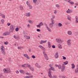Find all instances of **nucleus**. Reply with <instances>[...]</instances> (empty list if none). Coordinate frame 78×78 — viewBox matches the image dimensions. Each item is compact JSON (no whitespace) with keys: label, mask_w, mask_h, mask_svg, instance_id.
Returning a JSON list of instances; mask_svg holds the SVG:
<instances>
[{"label":"nucleus","mask_w":78,"mask_h":78,"mask_svg":"<svg viewBox=\"0 0 78 78\" xmlns=\"http://www.w3.org/2000/svg\"><path fill=\"white\" fill-rule=\"evenodd\" d=\"M51 72L50 71H49V72L48 73V75L49 77L50 78H57V77H56V76H51Z\"/></svg>","instance_id":"f257e3e1"},{"label":"nucleus","mask_w":78,"mask_h":78,"mask_svg":"<svg viewBox=\"0 0 78 78\" xmlns=\"http://www.w3.org/2000/svg\"><path fill=\"white\" fill-rule=\"evenodd\" d=\"M9 32L11 33H12L13 31H14V27H13V25H11L10 26Z\"/></svg>","instance_id":"f03ea898"},{"label":"nucleus","mask_w":78,"mask_h":78,"mask_svg":"<svg viewBox=\"0 0 78 78\" xmlns=\"http://www.w3.org/2000/svg\"><path fill=\"white\" fill-rule=\"evenodd\" d=\"M56 41L57 43H58V44H62V41L61 40H59L58 38H56Z\"/></svg>","instance_id":"7ed1b4c3"},{"label":"nucleus","mask_w":78,"mask_h":78,"mask_svg":"<svg viewBox=\"0 0 78 78\" xmlns=\"http://www.w3.org/2000/svg\"><path fill=\"white\" fill-rule=\"evenodd\" d=\"M70 41H71V40L70 39L68 40L67 41L68 45L69 47H70V46H71V42H70Z\"/></svg>","instance_id":"20e7f679"},{"label":"nucleus","mask_w":78,"mask_h":78,"mask_svg":"<svg viewBox=\"0 0 78 78\" xmlns=\"http://www.w3.org/2000/svg\"><path fill=\"white\" fill-rule=\"evenodd\" d=\"M3 71L5 73H10L11 71L10 70H7L6 69H4L3 70Z\"/></svg>","instance_id":"39448f33"},{"label":"nucleus","mask_w":78,"mask_h":78,"mask_svg":"<svg viewBox=\"0 0 78 78\" xmlns=\"http://www.w3.org/2000/svg\"><path fill=\"white\" fill-rule=\"evenodd\" d=\"M55 70V68L53 67H51V68L49 69H48V72H51V70Z\"/></svg>","instance_id":"423d86ee"},{"label":"nucleus","mask_w":78,"mask_h":78,"mask_svg":"<svg viewBox=\"0 0 78 78\" xmlns=\"http://www.w3.org/2000/svg\"><path fill=\"white\" fill-rule=\"evenodd\" d=\"M24 56L25 57V58H26L27 59H30V57L27 55V54H23Z\"/></svg>","instance_id":"0eeeda50"},{"label":"nucleus","mask_w":78,"mask_h":78,"mask_svg":"<svg viewBox=\"0 0 78 78\" xmlns=\"http://www.w3.org/2000/svg\"><path fill=\"white\" fill-rule=\"evenodd\" d=\"M55 57L56 59H58V58L59 57L58 52H56L55 53Z\"/></svg>","instance_id":"6e6552de"},{"label":"nucleus","mask_w":78,"mask_h":78,"mask_svg":"<svg viewBox=\"0 0 78 78\" xmlns=\"http://www.w3.org/2000/svg\"><path fill=\"white\" fill-rule=\"evenodd\" d=\"M26 16L27 17H30L31 16V13L30 12L27 13L26 14Z\"/></svg>","instance_id":"1a4fd4ad"},{"label":"nucleus","mask_w":78,"mask_h":78,"mask_svg":"<svg viewBox=\"0 0 78 78\" xmlns=\"http://www.w3.org/2000/svg\"><path fill=\"white\" fill-rule=\"evenodd\" d=\"M47 40H45V41H43L41 40V41L40 42V44H44V43H46L47 42Z\"/></svg>","instance_id":"9d476101"},{"label":"nucleus","mask_w":78,"mask_h":78,"mask_svg":"<svg viewBox=\"0 0 78 78\" xmlns=\"http://www.w3.org/2000/svg\"><path fill=\"white\" fill-rule=\"evenodd\" d=\"M53 25H54V24L53 23H51L49 24V27H51V28H52L53 27Z\"/></svg>","instance_id":"9b49d317"},{"label":"nucleus","mask_w":78,"mask_h":78,"mask_svg":"<svg viewBox=\"0 0 78 78\" xmlns=\"http://www.w3.org/2000/svg\"><path fill=\"white\" fill-rule=\"evenodd\" d=\"M73 11L72 10H67L66 11L67 13H71V12H72Z\"/></svg>","instance_id":"f8f14e48"},{"label":"nucleus","mask_w":78,"mask_h":78,"mask_svg":"<svg viewBox=\"0 0 78 78\" xmlns=\"http://www.w3.org/2000/svg\"><path fill=\"white\" fill-rule=\"evenodd\" d=\"M1 49L2 51H5V48H4V46H2L1 47Z\"/></svg>","instance_id":"ddd939ff"},{"label":"nucleus","mask_w":78,"mask_h":78,"mask_svg":"<svg viewBox=\"0 0 78 78\" xmlns=\"http://www.w3.org/2000/svg\"><path fill=\"white\" fill-rule=\"evenodd\" d=\"M24 65H27V67H29V69H31V66L30 65V64H24Z\"/></svg>","instance_id":"4468645a"},{"label":"nucleus","mask_w":78,"mask_h":78,"mask_svg":"<svg viewBox=\"0 0 78 78\" xmlns=\"http://www.w3.org/2000/svg\"><path fill=\"white\" fill-rule=\"evenodd\" d=\"M48 44L49 48H51V43L50 41L48 42Z\"/></svg>","instance_id":"2eb2a0df"},{"label":"nucleus","mask_w":78,"mask_h":78,"mask_svg":"<svg viewBox=\"0 0 78 78\" xmlns=\"http://www.w3.org/2000/svg\"><path fill=\"white\" fill-rule=\"evenodd\" d=\"M19 8H20V10H21V11H23V6L22 5L20 6Z\"/></svg>","instance_id":"dca6fc26"},{"label":"nucleus","mask_w":78,"mask_h":78,"mask_svg":"<svg viewBox=\"0 0 78 78\" xmlns=\"http://www.w3.org/2000/svg\"><path fill=\"white\" fill-rule=\"evenodd\" d=\"M9 34H8V32H6L5 33H3V36H6V35H9Z\"/></svg>","instance_id":"f3484780"},{"label":"nucleus","mask_w":78,"mask_h":78,"mask_svg":"<svg viewBox=\"0 0 78 78\" xmlns=\"http://www.w3.org/2000/svg\"><path fill=\"white\" fill-rule=\"evenodd\" d=\"M74 72L76 73H78V69L77 68L76 69L74 70Z\"/></svg>","instance_id":"a211bd4d"},{"label":"nucleus","mask_w":78,"mask_h":78,"mask_svg":"<svg viewBox=\"0 0 78 78\" xmlns=\"http://www.w3.org/2000/svg\"><path fill=\"white\" fill-rule=\"evenodd\" d=\"M75 19H76V23L78 22V16H75Z\"/></svg>","instance_id":"6ab92c4d"},{"label":"nucleus","mask_w":78,"mask_h":78,"mask_svg":"<svg viewBox=\"0 0 78 78\" xmlns=\"http://www.w3.org/2000/svg\"><path fill=\"white\" fill-rule=\"evenodd\" d=\"M71 66H72V69H75V66L74 64V63H73L71 64Z\"/></svg>","instance_id":"aec40b11"},{"label":"nucleus","mask_w":78,"mask_h":78,"mask_svg":"<svg viewBox=\"0 0 78 78\" xmlns=\"http://www.w3.org/2000/svg\"><path fill=\"white\" fill-rule=\"evenodd\" d=\"M47 30L49 31V32H51V29L50 28L48 27V28H46Z\"/></svg>","instance_id":"412c9836"},{"label":"nucleus","mask_w":78,"mask_h":78,"mask_svg":"<svg viewBox=\"0 0 78 78\" xmlns=\"http://www.w3.org/2000/svg\"><path fill=\"white\" fill-rule=\"evenodd\" d=\"M58 26L59 27H61L62 26V24L61 23H58Z\"/></svg>","instance_id":"4be33fe9"},{"label":"nucleus","mask_w":78,"mask_h":78,"mask_svg":"<svg viewBox=\"0 0 78 78\" xmlns=\"http://www.w3.org/2000/svg\"><path fill=\"white\" fill-rule=\"evenodd\" d=\"M0 16H2V17L3 18V19H5V16L4 14H1V15H0Z\"/></svg>","instance_id":"5701e85b"},{"label":"nucleus","mask_w":78,"mask_h":78,"mask_svg":"<svg viewBox=\"0 0 78 78\" xmlns=\"http://www.w3.org/2000/svg\"><path fill=\"white\" fill-rule=\"evenodd\" d=\"M20 72L21 73H23V74L25 73V72L22 70H20Z\"/></svg>","instance_id":"b1692460"},{"label":"nucleus","mask_w":78,"mask_h":78,"mask_svg":"<svg viewBox=\"0 0 78 78\" xmlns=\"http://www.w3.org/2000/svg\"><path fill=\"white\" fill-rule=\"evenodd\" d=\"M69 63V62L67 61H66L65 62H63L64 64L65 65H67Z\"/></svg>","instance_id":"393cba45"},{"label":"nucleus","mask_w":78,"mask_h":78,"mask_svg":"<svg viewBox=\"0 0 78 78\" xmlns=\"http://www.w3.org/2000/svg\"><path fill=\"white\" fill-rule=\"evenodd\" d=\"M72 33V32L71 31H69L68 32V35H71Z\"/></svg>","instance_id":"a878e982"},{"label":"nucleus","mask_w":78,"mask_h":78,"mask_svg":"<svg viewBox=\"0 0 78 78\" xmlns=\"http://www.w3.org/2000/svg\"><path fill=\"white\" fill-rule=\"evenodd\" d=\"M44 58L46 60H48V55H46V56H44Z\"/></svg>","instance_id":"bb28decb"},{"label":"nucleus","mask_w":78,"mask_h":78,"mask_svg":"<svg viewBox=\"0 0 78 78\" xmlns=\"http://www.w3.org/2000/svg\"><path fill=\"white\" fill-rule=\"evenodd\" d=\"M51 23L55 24V20H54V19H51Z\"/></svg>","instance_id":"cd10ccee"},{"label":"nucleus","mask_w":78,"mask_h":78,"mask_svg":"<svg viewBox=\"0 0 78 78\" xmlns=\"http://www.w3.org/2000/svg\"><path fill=\"white\" fill-rule=\"evenodd\" d=\"M67 19L69 20H71V17L70 16H67Z\"/></svg>","instance_id":"c85d7f7f"},{"label":"nucleus","mask_w":78,"mask_h":78,"mask_svg":"<svg viewBox=\"0 0 78 78\" xmlns=\"http://www.w3.org/2000/svg\"><path fill=\"white\" fill-rule=\"evenodd\" d=\"M44 24H43V23L42 22H41L39 24V25L40 26V27H41V26H42Z\"/></svg>","instance_id":"c756f323"},{"label":"nucleus","mask_w":78,"mask_h":78,"mask_svg":"<svg viewBox=\"0 0 78 78\" xmlns=\"http://www.w3.org/2000/svg\"><path fill=\"white\" fill-rule=\"evenodd\" d=\"M13 37L15 39H19V37H17L16 36L14 35L13 36Z\"/></svg>","instance_id":"7c9ffc66"},{"label":"nucleus","mask_w":78,"mask_h":78,"mask_svg":"<svg viewBox=\"0 0 78 78\" xmlns=\"http://www.w3.org/2000/svg\"><path fill=\"white\" fill-rule=\"evenodd\" d=\"M43 54L44 55V56H47V54H46V52L45 51H43Z\"/></svg>","instance_id":"2f4dec72"},{"label":"nucleus","mask_w":78,"mask_h":78,"mask_svg":"<svg viewBox=\"0 0 78 78\" xmlns=\"http://www.w3.org/2000/svg\"><path fill=\"white\" fill-rule=\"evenodd\" d=\"M58 47L59 48H61V49L62 48V46L61 44H58Z\"/></svg>","instance_id":"473e14b6"},{"label":"nucleus","mask_w":78,"mask_h":78,"mask_svg":"<svg viewBox=\"0 0 78 78\" xmlns=\"http://www.w3.org/2000/svg\"><path fill=\"white\" fill-rule=\"evenodd\" d=\"M33 2L34 3H37L36 2H37V0H33Z\"/></svg>","instance_id":"72a5a7b5"},{"label":"nucleus","mask_w":78,"mask_h":78,"mask_svg":"<svg viewBox=\"0 0 78 78\" xmlns=\"http://www.w3.org/2000/svg\"><path fill=\"white\" fill-rule=\"evenodd\" d=\"M56 8H60V5H59L58 4H56Z\"/></svg>","instance_id":"f704fd0d"},{"label":"nucleus","mask_w":78,"mask_h":78,"mask_svg":"<svg viewBox=\"0 0 78 78\" xmlns=\"http://www.w3.org/2000/svg\"><path fill=\"white\" fill-rule=\"evenodd\" d=\"M18 49H21V48H23V47L22 46H19L18 47Z\"/></svg>","instance_id":"c9c22d12"},{"label":"nucleus","mask_w":78,"mask_h":78,"mask_svg":"<svg viewBox=\"0 0 78 78\" xmlns=\"http://www.w3.org/2000/svg\"><path fill=\"white\" fill-rule=\"evenodd\" d=\"M55 18V15H52V17L51 18V19H54Z\"/></svg>","instance_id":"e433bc0d"},{"label":"nucleus","mask_w":78,"mask_h":78,"mask_svg":"<svg viewBox=\"0 0 78 78\" xmlns=\"http://www.w3.org/2000/svg\"><path fill=\"white\" fill-rule=\"evenodd\" d=\"M62 67H63V68H64V69H65L66 68V66H65L64 64H63L62 65Z\"/></svg>","instance_id":"4c0bfd02"},{"label":"nucleus","mask_w":78,"mask_h":78,"mask_svg":"<svg viewBox=\"0 0 78 78\" xmlns=\"http://www.w3.org/2000/svg\"><path fill=\"white\" fill-rule=\"evenodd\" d=\"M28 22H29L30 23H33V22H32V21L31 20H28Z\"/></svg>","instance_id":"58836bf2"},{"label":"nucleus","mask_w":78,"mask_h":78,"mask_svg":"<svg viewBox=\"0 0 78 78\" xmlns=\"http://www.w3.org/2000/svg\"><path fill=\"white\" fill-rule=\"evenodd\" d=\"M19 28H18V27H17L15 29V30L16 31H19Z\"/></svg>","instance_id":"ea45409f"},{"label":"nucleus","mask_w":78,"mask_h":78,"mask_svg":"<svg viewBox=\"0 0 78 78\" xmlns=\"http://www.w3.org/2000/svg\"><path fill=\"white\" fill-rule=\"evenodd\" d=\"M30 38V37L29 36H27V37H26V39H29Z\"/></svg>","instance_id":"a19ab883"},{"label":"nucleus","mask_w":78,"mask_h":78,"mask_svg":"<svg viewBox=\"0 0 78 78\" xmlns=\"http://www.w3.org/2000/svg\"><path fill=\"white\" fill-rule=\"evenodd\" d=\"M1 22L2 23H4V22H5V20H4L2 19L1 20Z\"/></svg>","instance_id":"79ce46f5"},{"label":"nucleus","mask_w":78,"mask_h":78,"mask_svg":"<svg viewBox=\"0 0 78 78\" xmlns=\"http://www.w3.org/2000/svg\"><path fill=\"white\" fill-rule=\"evenodd\" d=\"M24 33H25V32H23V34H24V37L26 39V37H27V36L25 35V34Z\"/></svg>","instance_id":"37998d69"},{"label":"nucleus","mask_w":78,"mask_h":78,"mask_svg":"<svg viewBox=\"0 0 78 78\" xmlns=\"http://www.w3.org/2000/svg\"><path fill=\"white\" fill-rule=\"evenodd\" d=\"M41 49H42V50H43L44 51H45V49L44 47L43 46H42L41 47Z\"/></svg>","instance_id":"c03bdc74"},{"label":"nucleus","mask_w":78,"mask_h":78,"mask_svg":"<svg viewBox=\"0 0 78 78\" xmlns=\"http://www.w3.org/2000/svg\"><path fill=\"white\" fill-rule=\"evenodd\" d=\"M28 6H29L30 9H32V6H31L30 5H29Z\"/></svg>","instance_id":"a18cd8bd"},{"label":"nucleus","mask_w":78,"mask_h":78,"mask_svg":"<svg viewBox=\"0 0 78 78\" xmlns=\"http://www.w3.org/2000/svg\"><path fill=\"white\" fill-rule=\"evenodd\" d=\"M2 55H5V54H6V53H5V51H2Z\"/></svg>","instance_id":"49530a36"},{"label":"nucleus","mask_w":78,"mask_h":78,"mask_svg":"<svg viewBox=\"0 0 78 78\" xmlns=\"http://www.w3.org/2000/svg\"><path fill=\"white\" fill-rule=\"evenodd\" d=\"M26 4L28 6L29 5H30V3H29V2H28V1H27Z\"/></svg>","instance_id":"de8ad7c7"},{"label":"nucleus","mask_w":78,"mask_h":78,"mask_svg":"<svg viewBox=\"0 0 78 78\" xmlns=\"http://www.w3.org/2000/svg\"><path fill=\"white\" fill-rule=\"evenodd\" d=\"M4 44L5 45H8V42L7 41L5 42Z\"/></svg>","instance_id":"09e8293b"},{"label":"nucleus","mask_w":78,"mask_h":78,"mask_svg":"<svg viewBox=\"0 0 78 78\" xmlns=\"http://www.w3.org/2000/svg\"><path fill=\"white\" fill-rule=\"evenodd\" d=\"M64 70H65V68H62V69L61 71L62 72H64Z\"/></svg>","instance_id":"8fccbe9b"},{"label":"nucleus","mask_w":78,"mask_h":78,"mask_svg":"<svg viewBox=\"0 0 78 78\" xmlns=\"http://www.w3.org/2000/svg\"><path fill=\"white\" fill-rule=\"evenodd\" d=\"M63 59H64V60H66V57H65V56H63Z\"/></svg>","instance_id":"3c124183"},{"label":"nucleus","mask_w":78,"mask_h":78,"mask_svg":"<svg viewBox=\"0 0 78 78\" xmlns=\"http://www.w3.org/2000/svg\"><path fill=\"white\" fill-rule=\"evenodd\" d=\"M57 12H58V11H57V10H54V14H56L57 13Z\"/></svg>","instance_id":"603ef678"},{"label":"nucleus","mask_w":78,"mask_h":78,"mask_svg":"<svg viewBox=\"0 0 78 78\" xmlns=\"http://www.w3.org/2000/svg\"><path fill=\"white\" fill-rule=\"evenodd\" d=\"M32 58L33 59H35V58H36V56L34 55H32Z\"/></svg>","instance_id":"864d4df0"},{"label":"nucleus","mask_w":78,"mask_h":78,"mask_svg":"<svg viewBox=\"0 0 78 78\" xmlns=\"http://www.w3.org/2000/svg\"><path fill=\"white\" fill-rule=\"evenodd\" d=\"M58 67L59 69H61V65H58Z\"/></svg>","instance_id":"5fc2aeb1"},{"label":"nucleus","mask_w":78,"mask_h":78,"mask_svg":"<svg viewBox=\"0 0 78 78\" xmlns=\"http://www.w3.org/2000/svg\"><path fill=\"white\" fill-rule=\"evenodd\" d=\"M38 65H39L38 64V63H35V66L36 67H37V66H38Z\"/></svg>","instance_id":"6e6d98bb"},{"label":"nucleus","mask_w":78,"mask_h":78,"mask_svg":"<svg viewBox=\"0 0 78 78\" xmlns=\"http://www.w3.org/2000/svg\"><path fill=\"white\" fill-rule=\"evenodd\" d=\"M30 69L31 70H32V71H33V70H34V69H33V68L32 67H31V69Z\"/></svg>","instance_id":"4d7b16f0"},{"label":"nucleus","mask_w":78,"mask_h":78,"mask_svg":"<svg viewBox=\"0 0 78 78\" xmlns=\"http://www.w3.org/2000/svg\"><path fill=\"white\" fill-rule=\"evenodd\" d=\"M25 74H26V75H31V74H30V73H26Z\"/></svg>","instance_id":"13d9d810"},{"label":"nucleus","mask_w":78,"mask_h":78,"mask_svg":"<svg viewBox=\"0 0 78 78\" xmlns=\"http://www.w3.org/2000/svg\"><path fill=\"white\" fill-rule=\"evenodd\" d=\"M44 25L45 26H46V28L48 27V25H47V24L46 23H45L44 24Z\"/></svg>","instance_id":"bf43d9fd"},{"label":"nucleus","mask_w":78,"mask_h":78,"mask_svg":"<svg viewBox=\"0 0 78 78\" xmlns=\"http://www.w3.org/2000/svg\"><path fill=\"white\" fill-rule=\"evenodd\" d=\"M70 4H71V5H73V4H74V2H70Z\"/></svg>","instance_id":"052dcab7"},{"label":"nucleus","mask_w":78,"mask_h":78,"mask_svg":"<svg viewBox=\"0 0 78 78\" xmlns=\"http://www.w3.org/2000/svg\"><path fill=\"white\" fill-rule=\"evenodd\" d=\"M52 47L53 48H56V46L54 45H53L52 46Z\"/></svg>","instance_id":"680f3d73"},{"label":"nucleus","mask_w":78,"mask_h":78,"mask_svg":"<svg viewBox=\"0 0 78 78\" xmlns=\"http://www.w3.org/2000/svg\"><path fill=\"white\" fill-rule=\"evenodd\" d=\"M30 78V76H26L24 77V78Z\"/></svg>","instance_id":"e2e57ef3"},{"label":"nucleus","mask_w":78,"mask_h":78,"mask_svg":"<svg viewBox=\"0 0 78 78\" xmlns=\"http://www.w3.org/2000/svg\"><path fill=\"white\" fill-rule=\"evenodd\" d=\"M9 61H10V62L11 61V58H9Z\"/></svg>","instance_id":"0e129e2a"},{"label":"nucleus","mask_w":78,"mask_h":78,"mask_svg":"<svg viewBox=\"0 0 78 78\" xmlns=\"http://www.w3.org/2000/svg\"><path fill=\"white\" fill-rule=\"evenodd\" d=\"M37 31H38V32H39V31H41V30L39 29H37Z\"/></svg>","instance_id":"69168bd1"},{"label":"nucleus","mask_w":78,"mask_h":78,"mask_svg":"<svg viewBox=\"0 0 78 78\" xmlns=\"http://www.w3.org/2000/svg\"><path fill=\"white\" fill-rule=\"evenodd\" d=\"M62 78H67V77H66V76H62Z\"/></svg>","instance_id":"338daca9"},{"label":"nucleus","mask_w":78,"mask_h":78,"mask_svg":"<svg viewBox=\"0 0 78 78\" xmlns=\"http://www.w3.org/2000/svg\"><path fill=\"white\" fill-rule=\"evenodd\" d=\"M75 6H78V2H77L75 4Z\"/></svg>","instance_id":"774afa93"}]
</instances>
